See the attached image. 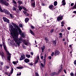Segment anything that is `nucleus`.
I'll list each match as a JSON object with an SVG mask.
<instances>
[{
	"mask_svg": "<svg viewBox=\"0 0 76 76\" xmlns=\"http://www.w3.org/2000/svg\"><path fill=\"white\" fill-rule=\"evenodd\" d=\"M22 47L23 48H26V47L25 46L22 45Z\"/></svg>",
	"mask_w": 76,
	"mask_h": 76,
	"instance_id": "obj_58",
	"label": "nucleus"
},
{
	"mask_svg": "<svg viewBox=\"0 0 76 76\" xmlns=\"http://www.w3.org/2000/svg\"><path fill=\"white\" fill-rule=\"evenodd\" d=\"M6 69H9V66H6Z\"/></svg>",
	"mask_w": 76,
	"mask_h": 76,
	"instance_id": "obj_54",
	"label": "nucleus"
},
{
	"mask_svg": "<svg viewBox=\"0 0 76 76\" xmlns=\"http://www.w3.org/2000/svg\"><path fill=\"white\" fill-rule=\"evenodd\" d=\"M10 57H8L7 60H9V61H10Z\"/></svg>",
	"mask_w": 76,
	"mask_h": 76,
	"instance_id": "obj_44",
	"label": "nucleus"
},
{
	"mask_svg": "<svg viewBox=\"0 0 76 76\" xmlns=\"http://www.w3.org/2000/svg\"><path fill=\"white\" fill-rule=\"evenodd\" d=\"M39 60V57H37V60L35 61V62L34 63V64L35 65L36 64H37Z\"/></svg>",
	"mask_w": 76,
	"mask_h": 76,
	"instance_id": "obj_7",
	"label": "nucleus"
},
{
	"mask_svg": "<svg viewBox=\"0 0 76 76\" xmlns=\"http://www.w3.org/2000/svg\"><path fill=\"white\" fill-rule=\"evenodd\" d=\"M53 43L54 44H56V41H53Z\"/></svg>",
	"mask_w": 76,
	"mask_h": 76,
	"instance_id": "obj_42",
	"label": "nucleus"
},
{
	"mask_svg": "<svg viewBox=\"0 0 76 76\" xmlns=\"http://www.w3.org/2000/svg\"><path fill=\"white\" fill-rule=\"evenodd\" d=\"M3 19L4 21V22H6L8 23H9L10 22H9V19H7V18L5 17H3Z\"/></svg>",
	"mask_w": 76,
	"mask_h": 76,
	"instance_id": "obj_5",
	"label": "nucleus"
},
{
	"mask_svg": "<svg viewBox=\"0 0 76 76\" xmlns=\"http://www.w3.org/2000/svg\"><path fill=\"white\" fill-rule=\"evenodd\" d=\"M21 75V72H20L19 74H17V76H20Z\"/></svg>",
	"mask_w": 76,
	"mask_h": 76,
	"instance_id": "obj_34",
	"label": "nucleus"
},
{
	"mask_svg": "<svg viewBox=\"0 0 76 76\" xmlns=\"http://www.w3.org/2000/svg\"><path fill=\"white\" fill-rule=\"evenodd\" d=\"M75 65H76V60H75L74 62Z\"/></svg>",
	"mask_w": 76,
	"mask_h": 76,
	"instance_id": "obj_49",
	"label": "nucleus"
},
{
	"mask_svg": "<svg viewBox=\"0 0 76 76\" xmlns=\"http://www.w3.org/2000/svg\"><path fill=\"white\" fill-rule=\"evenodd\" d=\"M29 65H30V66H32V65H33V64L31 63H29Z\"/></svg>",
	"mask_w": 76,
	"mask_h": 76,
	"instance_id": "obj_46",
	"label": "nucleus"
},
{
	"mask_svg": "<svg viewBox=\"0 0 76 76\" xmlns=\"http://www.w3.org/2000/svg\"><path fill=\"white\" fill-rule=\"evenodd\" d=\"M60 53V52L58 50H56L55 52L54 55L55 56H57V55H59Z\"/></svg>",
	"mask_w": 76,
	"mask_h": 76,
	"instance_id": "obj_8",
	"label": "nucleus"
},
{
	"mask_svg": "<svg viewBox=\"0 0 76 76\" xmlns=\"http://www.w3.org/2000/svg\"><path fill=\"white\" fill-rule=\"evenodd\" d=\"M0 10L1 12H4L5 14H7V15H9L10 14V12H9V11H7V10H6L4 9L3 10L1 8V6L0 5Z\"/></svg>",
	"mask_w": 76,
	"mask_h": 76,
	"instance_id": "obj_3",
	"label": "nucleus"
},
{
	"mask_svg": "<svg viewBox=\"0 0 76 76\" xmlns=\"http://www.w3.org/2000/svg\"><path fill=\"white\" fill-rule=\"evenodd\" d=\"M31 6L33 7H35V2L32 3Z\"/></svg>",
	"mask_w": 76,
	"mask_h": 76,
	"instance_id": "obj_21",
	"label": "nucleus"
},
{
	"mask_svg": "<svg viewBox=\"0 0 76 76\" xmlns=\"http://www.w3.org/2000/svg\"><path fill=\"white\" fill-rule=\"evenodd\" d=\"M49 59L51 60V57H48Z\"/></svg>",
	"mask_w": 76,
	"mask_h": 76,
	"instance_id": "obj_64",
	"label": "nucleus"
},
{
	"mask_svg": "<svg viewBox=\"0 0 76 76\" xmlns=\"http://www.w3.org/2000/svg\"><path fill=\"white\" fill-rule=\"evenodd\" d=\"M57 1H55V2L54 3V5L55 6H57Z\"/></svg>",
	"mask_w": 76,
	"mask_h": 76,
	"instance_id": "obj_26",
	"label": "nucleus"
},
{
	"mask_svg": "<svg viewBox=\"0 0 76 76\" xmlns=\"http://www.w3.org/2000/svg\"><path fill=\"white\" fill-rule=\"evenodd\" d=\"M12 2H13V3L15 4H17V3H16V1H12Z\"/></svg>",
	"mask_w": 76,
	"mask_h": 76,
	"instance_id": "obj_38",
	"label": "nucleus"
},
{
	"mask_svg": "<svg viewBox=\"0 0 76 76\" xmlns=\"http://www.w3.org/2000/svg\"><path fill=\"white\" fill-rule=\"evenodd\" d=\"M69 47H70V48H72V45H69Z\"/></svg>",
	"mask_w": 76,
	"mask_h": 76,
	"instance_id": "obj_62",
	"label": "nucleus"
},
{
	"mask_svg": "<svg viewBox=\"0 0 76 76\" xmlns=\"http://www.w3.org/2000/svg\"><path fill=\"white\" fill-rule=\"evenodd\" d=\"M74 76H76V72H75V74H74Z\"/></svg>",
	"mask_w": 76,
	"mask_h": 76,
	"instance_id": "obj_63",
	"label": "nucleus"
},
{
	"mask_svg": "<svg viewBox=\"0 0 76 76\" xmlns=\"http://www.w3.org/2000/svg\"><path fill=\"white\" fill-rule=\"evenodd\" d=\"M24 61L26 63H29V59L28 58H26L24 60Z\"/></svg>",
	"mask_w": 76,
	"mask_h": 76,
	"instance_id": "obj_14",
	"label": "nucleus"
},
{
	"mask_svg": "<svg viewBox=\"0 0 76 76\" xmlns=\"http://www.w3.org/2000/svg\"><path fill=\"white\" fill-rule=\"evenodd\" d=\"M63 16L58 17L57 18V20L59 21L60 20H62L63 19Z\"/></svg>",
	"mask_w": 76,
	"mask_h": 76,
	"instance_id": "obj_10",
	"label": "nucleus"
},
{
	"mask_svg": "<svg viewBox=\"0 0 76 76\" xmlns=\"http://www.w3.org/2000/svg\"><path fill=\"white\" fill-rule=\"evenodd\" d=\"M57 75V72H53L52 74H51V76H54L55 75Z\"/></svg>",
	"mask_w": 76,
	"mask_h": 76,
	"instance_id": "obj_15",
	"label": "nucleus"
},
{
	"mask_svg": "<svg viewBox=\"0 0 76 76\" xmlns=\"http://www.w3.org/2000/svg\"><path fill=\"white\" fill-rule=\"evenodd\" d=\"M23 9L24 10H25V11H28V10H27V9H26V8L23 7H22Z\"/></svg>",
	"mask_w": 76,
	"mask_h": 76,
	"instance_id": "obj_32",
	"label": "nucleus"
},
{
	"mask_svg": "<svg viewBox=\"0 0 76 76\" xmlns=\"http://www.w3.org/2000/svg\"><path fill=\"white\" fill-rule=\"evenodd\" d=\"M10 16L11 18H13V15L11 14H10Z\"/></svg>",
	"mask_w": 76,
	"mask_h": 76,
	"instance_id": "obj_37",
	"label": "nucleus"
},
{
	"mask_svg": "<svg viewBox=\"0 0 76 76\" xmlns=\"http://www.w3.org/2000/svg\"><path fill=\"white\" fill-rule=\"evenodd\" d=\"M31 54L32 55V56H33V54H34V53H33V52H31Z\"/></svg>",
	"mask_w": 76,
	"mask_h": 76,
	"instance_id": "obj_59",
	"label": "nucleus"
},
{
	"mask_svg": "<svg viewBox=\"0 0 76 76\" xmlns=\"http://www.w3.org/2000/svg\"><path fill=\"white\" fill-rule=\"evenodd\" d=\"M1 66H2V65H3V62H1Z\"/></svg>",
	"mask_w": 76,
	"mask_h": 76,
	"instance_id": "obj_61",
	"label": "nucleus"
},
{
	"mask_svg": "<svg viewBox=\"0 0 76 76\" xmlns=\"http://www.w3.org/2000/svg\"><path fill=\"white\" fill-rule=\"evenodd\" d=\"M45 49V46H43V47L42 48V52H44V50Z\"/></svg>",
	"mask_w": 76,
	"mask_h": 76,
	"instance_id": "obj_24",
	"label": "nucleus"
},
{
	"mask_svg": "<svg viewBox=\"0 0 76 76\" xmlns=\"http://www.w3.org/2000/svg\"><path fill=\"white\" fill-rule=\"evenodd\" d=\"M12 63L14 64H17V63H18V61H13Z\"/></svg>",
	"mask_w": 76,
	"mask_h": 76,
	"instance_id": "obj_20",
	"label": "nucleus"
},
{
	"mask_svg": "<svg viewBox=\"0 0 76 76\" xmlns=\"http://www.w3.org/2000/svg\"><path fill=\"white\" fill-rule=\"evenodd\" d=\"M5 75H8V73H7V72H5Z\"/></svg>",
	"mask_w": 76,
	"mask_h": 76,
	"instance_id": "obj_56",
	"label": "nucleus"
},
{
	"mask_svg": "<svg viewBox=\"0 0 76 76\" xmlns=\"http://www.w3.org/2000/svg\"><path fill=\"white\" fill-rule=\"evenodd\" d=\"M63 64H61V67L60 69L59 70L58 72V73H60V72H62V71H63Z\"/></svg>",
	"mask_w": 76,
	"mask_h": 76,
	"instance_id": "obj_9",
	"label": "nucleus"
},
{
	"mask_svg": "<svg viewBox=\"0 0 76 76\" xmlns=\"http://www.w3.org/2000/svg\"><path fill=\"white\" fill-rule=\"evenodd\" d=\"M13 68H12L11 69L10 73L9 75L8 76H10V74H12L13 73Z\"/></svg>",
	"mask_w": 76,
	"mask_h": 76,
	"instance_id": "obj_16",
	"label": "nucleus"
},
{
	"mask_svg": "<svg viewBox=\"0 0 76 76\" xmlns=\"http://www.w3.org/2000/svg\"><path fill=\"white\" fill-rule=\"evenodd\" d=\"M23 42L24 44L26 45H29V42H28L26 41V40H23Z\"/></svg>",
	"mask_w": 76,
	"mask_h": 76,
	"instance_id": "obj_6",
	"label": "nucleus"
},
{
	"mask_svg": "<svg viewBox=\"0 0 76 76\" xmlns=\"http://www.w3.org/2000/svg\"><path fill=\"white\" fill-rule=\"evenodd\" d=\"M70 75L71 76H74V74L73 72H71L70 74Z\"/></svg>",
	"mask_w": 76,
	"mask_h": 76,
	"instance_id": "obj_36",
	"label": "nucleus"
},
{
	"mask_svg": "<svg viewBox=\"0 0 76 76\" xmlns=\"http://www.w3.org/2000/svg\"><path fill=\"white\" fill-rule=\"evenodd\" d=\"M63 71H64V73H66H66H67V72H66V70L64 69L63 70Z\"/></svg>",
	"mask_w": 76,
	"mask_h": 76,
	"instance_id": "obj_48",
	"label": "nucleus"
},
{
	"mask_svg": "<svg viewBox=\"0 0 76 76\" xmlns=\"http://www.w3.org/2000/svg\"><path fill=\"white\" fill-rule=\"evenodd\" d=\"M54 55V52H53L51 54V56H53Z\"/></svg>",
	"mask_w": 76,
	"mask_h": 76,
	"instance_id": "obj_50",
	"label": "nucleus"
},
{
	"mask_svg": "<svg viewBox=\"0 0 76 76\" xmlns=\"http://www.w3.org/2000/svg\"><path fill=\"white\" fill-rule=\"evenodd\" d=\"M16 7H14L12 8V10H14V11H16Z\"/></svg>",
	"mask_w": 76,
	"mask_h": 76,
	"instance_id": "obj_33",
	"label": "nucleus"
},
{
	"mask_svg": "<svg viewBox=\"0 0 76 76\" xmlns=\"http://www.w3.org/2000/svg\"><path fill=\"white\" fill-rule=\"evenodd\" d=\"M41 65L42 67H44V64H43L41 63Z\"/></svg>",
	"mask_w": 76,
	"mask_h": 76,
	"instance_id": "obj_45",
	"label": "nucleus"
},
{
	"mask_svg": "<svg viewBox=\"0 0 76 76\" xmlns=\"http://www.w3.org/2000/svg\"><path fill=\"white\" fill-rule=\"evenodd\" d=\"M0 3L5 6H9V3L7 2L5 0H0Z\"/></svg>",
	"mask_w": 76,
	"mask_h": 76,
	"instance_id": "obj_4",
	"label": "nucleus"
},
{
	"mask_svg": "<svg viewBox=\"0 0 76 76\" xmlns=\"http://www.w3.org/2000/svg\"><path fill=\"white\" fill-rule=\"evenodd\" d=\"M29 31L31 34L32 35H34V32L31 30H30Z\"/></svg>",
	"mask_w": 76,
	"mask_h": 76,
	"instance_id": "obj_29",
	"label": "nucleus"
},
{
	"mask_svg": "<svg viewBox=\"0 0 76 76\" xmlns=\"http://www.w3.org/2000/svg\"><path fill=\"white\" fill-rule=\"evenodd\" d=\"M74 5V3H72L71 4V6H73Z\"/></svg>",
	"mask_w": 76,
	"mask_h": 76,
	"instance_id": "obj_53",
	"label": "nucleus"
},
{
	"mask_svg": "<svg viewBox=\"0 0 76 76\" xmlns=\"http://www.w3.org/2000/svg\"><path fill=\"white\" fill-rule=\"evenodd\" d=\"M70 27H68L67 28V30H70Z\"/></svg>",
	"mask_w": 76,
	"mask_h": 76,
	"instance_id": "obj_57",
	"label": "nucleus"
},
{
	"mask_svg": "<svg viewBox=\"0 0 76 76\" xmlns=\"http://www.w3.org/2000/svg\"><path fill=\"white\" fill-rule=\"evenodd\" d=\"M45 39L46 42L47 43L48 42V39H47V37H45Z\"/></svg>",
	"mask_w": 76,
	"mask_h": 76,
	"instance_id": "obj_30",
	"label": "nucleus"
},
{
	"mask_svg": "<svg viewBox=\"0 0 76 76\" xmlns=\"http://www.w3.org/2000/svg\"><path fill=\"white\" fill-rule=\"evenodd\" d=\"M59 35L61 36V35H62V33H60Z\"/></svg>",
	"mask_w": 76,
	"mask_h": 76,
	"instance_id": "obj_60",
	"label": "nucleus"
},
{
	"mask_svg": "<svg viewBox=\"0 0 76 76\" xmlns=\"http://www.w3.org/2000/svg\"><path fill=\"white\" fill-rule=\"evenodd\" d=\"M54 31V29H52L50 31V32L51 33H52V32H53Z\"/></svg>",
	"mask_w": 76,
	"mask_h": 76,
	"instance_id": "obj_39",
	"label": "nucleus"
},
{
	"mask_svg": "<svg viewBox=\"0 0 76 76\" xmlns=\"http://www.w3.org/2000/svg\"><path fill=\"white\" fill-rule=\"evenodd\" d=\"M46 59V57H44V64L45 65V63H46V61L45 60Z\"/></svg>",
	"mask_w": 76,
	"mask_h": 76,
	"instance_id": "obj_31",
	"label": "nucleus"
},
{
	"mask_svg": "<svg viewBox=\"0 0 76 76\" xmlns=\"http://www.w3.org/2000/svg\"><path fill=\"white\" fill-rule=\"evenodd\" d=\"M12 24L15 28H13V26L12 25L9 26V27L10 28H11V35H12L15 42L19 46V44H20V41H22V39L21 37H20L19 39H18V36L19 35V34L23 38H24L25 36L23 34V33H22V31L20 27H18L17 25H16L14 23L12 22ZM17 29H18L19 32H18V30Z\"/></svg>",
	"mask_w": 76,
	"mask_h": 76,
	"instance_id": "obj_1",
	"label": "nucleus"
},
{
	"mask_svg": "<svg viewBox=\"0 0 76 76\" xmlns=\"http://www.w3.org/2000/svg\"><path fill=\"white\" fill-rule=\"evenodd\" d=\"M29 20V18H26L25 19V22L26 23H27L28 22V20Z\"/></svg>",
	"mask_w": 76,
	"mask_h": 76,
	"instance_id": "obj_22",
	"label": "nucleus"
},
{
	"mask_svg": "<svg viewBox=\"0 0 76 76\" xmlns=\"http://www.w3.org/2000/svg\"><path fill=\"white\" fill-rule=\"evenodd\" d=\"M21 57H25V55L23 53H22L21 55Z\"/></svg>",
	"mask_w": 76,
	"mask_h": 76,
	"instance_id": "obj_23",
	"label": "nucleus"
},
{
	"mask_svg": "<svg viewBox=\"0 0 76 76\" xmlns=\"http://www.w3.org/2000/svg\"><path fill=\"white\" fill-rule=\"evenodd\" d=\"M23 68V67L21 66H18L17 67V69H22Z\"/></svg>",
	"mask_w": 76,
	"mask_h": 76,
	"instance_id": "obj_18",
	"label": "nucleus"
},
{
	"mask_svg": "<svg viewBox=\"0 0 76 76\" xmlns=\"http://www.w3.org/2000/svg\"><path fill=\"white\" fill-rule=\"evenodd\" d=\"M31 3H34L35 2V0H31Z\"/></svg>",
	"mask_w": 76,
	"mask_h": 76,
	"instance_id": "obj_47",
	"label": "nucleus"
},
{
	"mask_svg": "<svg viewBox=\"0 0 76 76\" xmlns=\"http://www.w3.org/2000/svg\"><path fill=\"white\" fill-rule=\"evenodd\" d=\"M62 5L63 6H64L66 5V1H65V0H63L62 1Z\"/></svg>",
	"mask_w": 76,
	"mask_h": 76,
	"instance_id": "obj_11",
	"label": "nucleus"
},
{
	"mask_svg": "<svg viewBox=\"0 0 76 76\" xmlns=\"http://www.w3.org/2000/svg\"><path fill=\"white\" fill-rule=\"evenodd\" d=\"M35 75L36 76H39V74H38V72H36L35 73Z\"/></svg>",
	"mask_w": 76,
	"mask_h": 76,
	"instance_id": "obj_35",
	"label": "nucleus"
},
{
	"mask_svg": "<svg viewBox=\"0 0 76 76\" xmlns=\"http://www.w3.org/2000/svg\"><path fill=\"white\" fill-rule=\"evenodd\" d=\"M61 24H64V21H62L61 22Z\"/></svg>",
	"mask_w": 76,
	"mask_h": 76,
	"instance_id": "obj_43",
	"label": "nucleus"
},
{
	"mask_svg": "<svg viewBox=\"0 0 76 76\" xmlns=\"http://www.w3.org/2000/svg\"><path fill=\"white\" fill-rule=\"evenodd\" d=\"M64 30V29H61L60 31H61V32H63Z\"/></svg>",
	"mask_w": 76,
	"mask_h": 76,
	"instance_id": "obj_51",
	"label": "nucleus"
},
{
	"mask_svg": "<svg viewBox=\"0 0 76 76\" xmlns=\"http://www.w3.org/2000/svg\"><path fill=\"white\" fill-rule=\"evenodd\" d=\"M23 12L24 14V15H26V16H28L29 15V14L27 13V12H26V11H23Z\"/></svg>",
	"mask_w": 76,
	"mask_h": 76,
	"instance_id": "obj_13",
	"label": "nucleus"
},
{
	"mask_svg": "<svg viewBox=\"0 0 76 76\" xmlns=\"http://www.w3.org/2000/svg\"><path fill=\"white\" fill-rule=\"evenodd\" d=\"M3 46L4 47V48L5 50L6 51V52L7 54L8 57H11V54L9 53V52L8 51H7V49H6V45H5V44L4 42H3Z\"/></svg>",
	"mask_w": 76,
	"mask_h": 76,
	"instance_id": "obj_2",
	"label": "nucleus"
},
{
	"mask_svg": "<svg viewBox=\"0 0 76 76\" xmlns=\"http://www.w3.org/2000/svg\"><path fill=\"white\" fill-rule=\"evenodd\" d=\"M0 55H1L2 57H4V53L2 52V53H0Z\"/></svg>",
	"mask_w": 76,
	"mask_h": 76,
	"instance_id": "obj_25",
	"label": "nucleus"
},
{
	"mask_svg": "<svg viewBox=\"0 0 76 76\" xmlns=\"http://www.w3.org/2000/svg\"><path fill=\"white\" fill-rule=\"evenodd\" d=\"M73 13H75V14H76V11H75L73 12Z\"/></svg>",
	"mask_w": 76,
	"mask_h": 76,
	"instance_id": "obj_55",
	"label": "nucleus"
},
{
	"mask_svg": "<svg viewBox=\"0 0 76 76\" xmlns=\"http://www.w3.org/2000/svg\"><path fill=\"white\" fill-rule=\"evenodd\" d=\"M19 26H20V28H22V24H20L19 25Z\"/></svg>",
	"mask_w": 76,
	"mask_h": 76,
	"instance_id": "obj_40",
	"label": "nucleus"
},
{
	"mask_svg": "<svg viewBox=\"0 0 76 76\" xmlns=\"http://www.w3.org/2000/svg\"><path fill=\"white\" fill-rule=\"evenodd\" d=\"M49 8L51 10H53V9H55V8H54V6L53 5H51L49 6Z\"/></svg>",
	"mask_w": 76,
	"mask_h": 76,
	"instance_id": "obj_12",
	"label": "nucleus"
},
{
	"mask_svg": "<svg viewBox=\"0 0 76 76\" xmlns=\"http://www.w3.org/2000/svg\"><path fill=\"white\" fill-rule=\"evenodd\" d=\"M22 7H21V6H19H19H18V8H19V10H20V11H21V10H22V8H23Z\"/></svg>",
	"mask_w": 76,
	"mask_h": 76,
	"instance_id": "obj_17",
	"label": "nucleus"
},
{
	"mask_svg": "<svg viewBox=\"0 0 76 76\" xmlns=\"http://www.w3.org/2000/svg\"><path fill=\"white\" fill-rule=\"evenodd\" d=\"M25 57H20V60L21 61V60H24V59H25Z\"/></svg>",
	"mask_w": 76,
	"mask_h": 76,
	"instance_id": "obj_28",
	"label": "nucleus"
},
{
	"mask_svg": "<svg viewBox=\"0 0 76 76\" xmlns=\"http://www.w3.org/2000/svg\"><path fill=\"white\" fill-rule=\"evenodd\" d=\"M26 57H30V55L27 54L26 55Z\"/></svg>",
	"mask_w": 76,
	"mask_h": 76,
	"instance_id": "obj_41",
	"label": "nucleus"
},
{
	"mask_svg": "<svg viewBox=\"0 0 76 76\" xmlns=\"http://www.w3.org/2000/svg\"><path fill=\"white\" fill-rule=\"evenodd\" d=\"M76 9V1L75 4V5L72 7V9Z\"/></svg>",
	"mask_w": 76,
	"mask_h": 76,
	"instance_id": "obj_19",
	"label": "nucleus"
},
{
	"mask_svg": "<svg viewBox=\"0 0 76 76\" xmlns=\"http://www.w3.org/2000/svg\"><path fill=\"white\" fill-rule=\"evenodd\" d=\"M18 3L19 4H21L22 3V2L20 1H18Z\"/></svg>",
	"mask_w": 76,
	"mask_h": 76,
	"instance_id": "obj_27",
	"label": "nucleus"
},
{
	"mask_svg": "<svg viewBox=\"0 0 76 76\" xmlns=\"http://www.w3.org/2000/svg\"><path fill=\"white\" fill-rule=\"evenodd\" d=\"M31 28L32 29H34V26H31Z\"/></svg>",
	"mask_w": 76,
	"mask_h": 76,
	"instance_id": "obj_52",
	"label": "nucleus"
}]
</instances>
